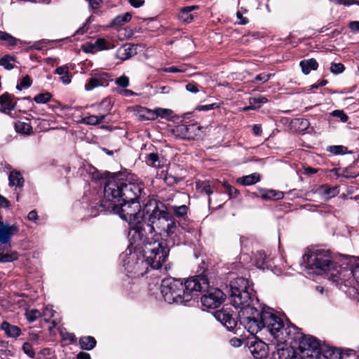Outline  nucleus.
I'll return each instance as SVG.
<instances>
[{
	"instance_id": "f257e3e1",
	"label": "nucleus",
	"mask_w": 359,
	"mask_h": 359,
	"mask_svg": "<svg viewBox=\"0 0 359 359\" xmlns=\"http://www.w3.org/2000/svg\"><path fill=\"white\" fill-rule=\"evenodd\" d=\"M144 218L148 215L146 224L142 222L141 226L136 228L132 236L133 243L141 246L142 259H139L135 253L130 254L124 266L128 273L143 275L147 272L143 268L149 266L154 269H161L167 261L169 249L161 242V232L157 233L156 229H161L163 223L170 220L171 215L168 212L165 205L154 199L147 201L143 208Z\"/></svg>"
},
{
	"instance_id": "f03ea898",
	"label": "nucleus",
	"mask_w": 359,
	"mask_h": 359,
	"mask_svg": "<svg viewBox=\"0 0 359 359\" xmlns=\"http://www.w3.org/2000/svg\"><path fill=\"white\" fill-rule=\"evenodd\" d=\"M142 190V183L133 180V176L114 175L105 183L100 203L93 208L99 212L111 210L128 222L130 225L129 237L132 244L133 234L144 221L143 210L138 201Z\"/></svg>"
},
{
	"instance_id": "7ed1b4c3",
	"label": "nucleus",
	"mask_w": 359,
	"mask_h": 359,
	"mask_svg": "<svg viewBox=\"0 0 359 359\" xmlns=\"http://www.w3.org/2000/svg\"><path fill=\"white\" fill-rule=\"evenodd\" d=\"M208 287L205 276H196L187 279L184 283L173 278H164L161 285V292L164 300L169 303L188 302L198 292Z\"/></svg>"
},
{
	"instance_id": "20e7f679",
	"label": "nucleus",
	"mask_w": 359,
	"mask_h": 359,
	"mask_svg": "<svg viewBox=\"0 0 359 359\" xmlns=\"http://www.w3.org/2000/svg\"><path fill=\"white\" fill-rule=\"evenodd\" d=\"M302 258L307 269L325 273L328 279L336 284L346 280L348 270L341 268L334 262L329 250L323 248L309 250Z\"/></svg>"
},
{
	"instance_id": "39448f33",
	"label": "nucleus",
	"mask_w": 359,
	"mask_h": 359,
	"mask_svg": "<svg viewBox=\"0 0 359 359\" xmlns=\"http://www.w3.org/2000/svg\"><path fill=\"white\" fill-rule=\"evenodd\" d=\"M239 321L241 325L252 335L266 328L269 333L277 334L280 327L278 316L271 308L264 306L261 311L255 307H247L239 311Z\"/></svg>"
},
{
	"instance_id": "423d86ee",
	"label": "nucleus",
	"mask_w": 359,
	"mask_h": 359,
	"mask_svg": "<svg viewBox=\"0 0 359 359\" xmlns=\"http://www.w3.org/2000/svg\"><path fill=\"white\" fill-rule=\"evenodd\" d=\"M231 304L242 311L247 307H252L253 289L249 281L244 278H237L230 284Z\"/></svg>"
},
{
	"instance_id": "0eeeda50",
	"label": "nucleus",
	"mask_w": 359,
	"mask_h": 359,
	"mask_svg": "<svg viewBox=\"0 0 359 359\" xmlns=\"http://www.w3.org/2000/svg\"><path fill=\"white\" fill-rule=\"evenodd\" d=\"M278 323L280 324V327L277 330L278 333L271 334L276 339L278 345L285 344L290 339L294 342H299L304 335L300 329L294 325H287L285 328L283 321L280 317Z\"/></svg>"
},
{
	"instance_id": "6e6552de",
	"label": "nucleus",
	"mask_w": 359,
	"mask_h": 359,
	"mask_svg": "<svg viewBox=\"0 0 359 359\" xmlns=\"http://www.w3.org/2000/svg\"><path fill=\"white\" fill-rule=\"evenodd\" d=\"M199 292L203 293L201 301L202 305L207 309H215L219 307L225 298V294L221 290L210 287L209 285L207 288L198 291V294Z\"/></svg>"
},
{
	"instance_id": "1a4fd4ad",
	"label": "nucleus",
	"mask_w": 359,
	"mask_h": 359,
	"mask_svg": "<svg viewBox=\"0 0 359 359\" xmlns=\"http://www.w3.org/2000/svg\"><path fill=\"white\" fill-rule=\"evenodd\" d=\"M200 127L196 124H181L173 129L174 135L180 138L194 140L198 135Z\"/></svg>"
},
{
	"instance_id": "9d476101",
	"label": "nucleus",
	"mask_w": 359,
	"mask_h": 359,
	"mask_svg": "<svg viewBox=\"0 0 359 359\" xmlns=\"http://www.w3.org/2000/svg\"><path fill=\"white\" fill-rule=\"evenodd\" d=\"M110 81L111 79L107 73H95L85 85V89L86 90H91L97 87H107L109 86Z\"/></svg>"
},
{
	"instance_id": "9b49d317",
	"label": "nucleus",
	"mask_w": 359,
	"mask_h": 359,
	"mask_svg": "<svg viewBox=\"0 0 359 359\" xmlns=\"http://www.w3.org/2000/svg\"><path fill=\"white\" fill-rule=\"evenodd\" d=\"M249 350L255 358L262 359L267 355L268 346L264 341L254 338L249 344Z\"/></svg>"
},
{
	"instance_id": "f8f14e48",
	"label": "nucleus",
	"mask_w": 359,
	"mask_h": 359,
	"mask_svg": "<svg viewBox=\"0 0 359 359\" xmlns=\"http://www.w3.org/2000/svg\"><path fill=\"white\" fill-rule=\"evenodd\" d=\"M19 231L16 224L10 225L8 223H4L0 226V244H8L13 235Z\"/></svg>"
},
{
	"instance_id": "ddd939ff",
	"label": "nucleus",
	"mask_w": 359,
	"mask_h": 359,
	"mask_svg": "<svg viewBox=\"0 0 359 359\" xmlns=\"http://www.w3.org/2000/svg\"><path fill=\"white\" fill-rule=\"evenodd\" d=\"M300 354L304 353L309 349H313L314 348H319L320 344L319 341L311 335L304 334L302 338L298 342Z\"/></svg>"
},
{
	"instance_id": "4468645a",
	"label": "nucleus",
	"mask_w": 359,
	"mask_h": 359,
	"mask_svg": "<svg viewBox=\"0 0 359 359\" xmlns=\"http://www.w3.org/2000/svg\"><path fill=\"white\" fill-rule=\"evenodd\" d=\"M199 9V6L196 5L184 6L180 8L178 19L183 22L190 23L196 17V15L193 13V11Z\"/></svg>"
},
{
	"instance_id": "2eb2a0df",
	"label": "nucleus",
	"mask_w": 359,
	"mask_h": 359,
	"mask_svg": "<svg viewBox=\"0 0 359 359\" xmlns=\"http://www.w3.org/2000/svg\"><path fill=\"white\" fill-rule=\"evenodd\" d=\"M341 353L340 349L327 345H320V359H341Z\"/></svg>"
},
{
	"instance_id": "dca6fc26",
	"label": "nucleus",
	"mask_w": 359,
	"mask_h": 359,
	"mask_svg": "<svg viewBox=\"0 0 359 359\" xmlns=\"http://www.w3.org/2000/svg\"><path fill=\"white\" fill-rule=\"evenodd\" d=\"M1 329L4 332L7 337L17 338L21 335V329L7 321H3L0 326Z\"/></svg>"
},
{
	"instance_id": "f3484780",
	"label": "nucleus",
	"mask_w": 359,
	"mask_h": 359,
	"mask_svg": "<svg viewBox=\"0 0 359 359\" xmlns=\"http://www.w3.org/2000/svg\"><path fill=\"white\" fill-rule=\"evenodd\" d=\"M279 359H301L291 346H283L277 350Z\"/></svg>"
},
{
	"instance_id": "a211bd4d",
	"label": "nucleus",
	"mask_w": 359,
	"mask_h": 359,
	"mask_svg": "<svg viewBox=\"0 0 359 359\" xmlns=\"http://www.w3.org/2000/svg\"><path fill=\"white\" fill-rule=\"evenodd\" d=\"M137 53L135 46H120L116 53L117 58L125 60Z\"/></svg>"
},
{
	"instance_id": "6ab92c4d",
	"label": "nucleus",
	"mask_w": 359,
	"mask_h": 359,
	"mask_svg": "<svg viewBox=\"0 0 359 359\" xmlns=\"http://www.w3.org/2000/svg\"><path fill=\"white\" fill-rule=\"evenodd\" d=\"M0 111L5 114H9L15 107L11 95L8 93H4L0 97Z\"/></svg>"
},
{
	"instance_id": "aec40b11",
	"label": "nucleus",
	"mask_w": 359,
	"mask_h": 359,
	"mask_svg": "<svg viewBox=\"0 0 359 359\" xmlns=\"http://www.w3.org/2000/svg\"><path fill=\"white\" fill-rule=\"evenodd\" d=\"M318 191L321 195H323L325 199L328 200L338 195L339 189L337 186L331 187L327 184H323L318 188Z\"/></svg>"
},
{
	"instance_id": "412c9836",
	"label": "nucleus",
	"mask_w": 359,
	"mask_h": 359,
	"mask_svg": "<svg viewBox=\"0 0 359 359\" xmlns=\"http://www.w3.org/2000/svg\"><path fill=\"white\" fill-rule=\"evenodd\" d=\"M252 262L258 269H264L268 262L266 255L264 251H257L252 258Z\"/></svg>"
},
{
	"instance_id": "4be33fe9",
	"label": "nucleus",
	"mask_w": 359,
	"mask_h": 359,
	"mask_svg": "<svg viewBox=\"0 0 359 359\" xmlns=\"http://www.w3.org/2000/svg\"><path fill=\"white\" fill-rule=\"evenodd\" d=\"M132 18V15L130 13H126L123 15L116 16L110 22L111 27H115L116 31L118 29L122 28L121 25L124 23L128 22Z\"/></svg>"
},
{
	"instance_id": "5701e85b",
	"label": "nucleus",
	"mask_w": 359,
	"mask_h": 359,
	"mask_svg": "<svg viewBox=\"0 0 359 359\" xmlns=\"http://www.w3.org/2000/svg\"><path fill=\"white\" fill-rule=\"evenodd\" d=\"M299 65L304 74H309L311 70H316L318 67V62L313 58L301 61Z\"/></svg>"
},
{
	"instance_id": "b1692460",
	"label": "nucleus",
	"mask_w": 359,
	"mask_h": 359,
	"mask_svg": "<svg viewBox=\"0 0 359 359\" xmlns=\"http://www.w3.org/2000/svg\"><path fill=\"white\" fill-rule=\"evenodd\" d=\"M260 176L255 172L249 175L243 176L237 180V182L243 186H250L259 182Z\"/></svg>"
},
{
	"instance_id": "393cba45",
	"label": "nucleus",
	"mask_w": 359,
	"mask_h": 359,
	"mask_svg": "<svg viewBox=\"0 0 359 359\" xmlns=\"http://www.w3.org/2000/svg\"><path fill=\"white\" fill-rule=\"evenodd\" d=\"M106 115H100V116H95V115H90L88 116H86L81 118L80 121V123L86 124V125H90V126H96L100 123H104Z\"/></svg>"
},
{
	"instance_id": "a878e982",
	"label": "nucleus",
	"mask_w": 359,
	"mask_h": 359,
	"mask_svg": "<svg viewBox=\"0 0 359 359\" xmlns=\"http://www.w3.org/2000/svg\"><path fill=\"white\" fill-rule=\"evenodd\" d=\"M9 185L21 187L23 186L24 179L19 172L12 171L9 175Z\"/></svg>"
},
{
	"instance_id": "bb28decb",
	"label": "nucleus",
	"mask_w": 359,
	"mask_h": 359,
	"mask_svg": "<svg viewBox=\"0 0 359 359\" xmlns=\"http://www.w3.org/2000/svg\"><path fill=\"white\" fill-rule=\"evenodd\" d=\"M283 197V192L273 189L265 190L262 194V198L264 200H279Z\"/></svg>"
},
{
	"instance_id": "cd10ccee",
	"label": "nucleus",
	"mask_w": 359,
	"mask_h": 359,
	"mask_svg": "<svg viewBox=\"0 0 359 359\" xmlns=\"http://www.w3.org/2000/svg\"><path fill=\"white\" fill-rule=\"evenodd\" d=\"M81 348L83 350L90 351L96 345V340L93 337H83L79 340Z\"/></svg>"
},
{
	"instance_id": "c85d7f7f",
	"label": "nucleus",
	"mask_w": 359,
	"mask_h": 359,
	"mask_svg": "<svg viewBox=\"0 0 359 359\" xmlns=\"http://www.w3.org/2000/svg\"><path fill=\"white\" fill-rule=\"evenodd\" d=\"M146 163L148 165L155 168H159L162 166V162L158 155L156 153H150L147 154Z\"/></svg>"
},
{
	"instance_id": "c756f323",
	"label": "nucleus",
	"mask_w": 359,
	"mask_h": 359,
	"mask_svg": "<svg viewBox=\"0 0 359 359\" xmlns=\"http://www.w3.org/2000/svg\"><path fill=\"white\" fill-rule=\"evenodd\" d=\"M0 41L5 43V45H17L18 43L22 44V41L9 34L0 30Z\"/></svg>"
},
{
	"instance_id": "7c9ffc66",
	"label": "nucleus",
	"mask_w": 359,
	"mask_h": 359,
	"mask_svg": "<svg viewBox=\"0 0 359 359\" xmlns=\"http://www.w3.org/2000/svg\"><path fill=\"white\" fill-rule=\"evenodd\" d=\"M55 73L60 75V79L65 84H68L71 82L70 76L69 74V68L67 66L58 67L55 69Z\"/></svg>"
},
{
	"instance_id": "2f4dec72",
	"label": "nucleus",
	"mask_w": 359,
	"mask_h": 359,
	"mask_svg": "<svg viewBox=\"0 0 359 359\" xmlns=\"http://www.w3.org/2000/svg\"><path fill=\"white\" fill-rule=\"evenodd\" d=\"M351 273L359 285V257H352L350 260Z\"/></svg>"
},
{
	"instance_id": "473e14b6",
	"label": "nucleus",
	"mask_w": 359,
	"mask_h": 359,
	"mask_svg": "<svg viewBox=\"0 0 359 359\" xmlns=\"http://www.w3.org/2000/svg\"><path fill=\"white\" fill-rule=\"evenodd\" d=\"M170 222H167L165 224V223H163V227L161 229H158L161 231H164L167 236L168 237H172L174 234L176 233L177 230V225L175 222L170 220Z\"/></svg>"
},
{
	"instance_id": "72a5a7b5",
	"label": "nucleus",
	"mask_w": 359,
	"mask_h": 359,
	"mask_svg": "<svg viewBox=\"0 0 359 359\" xmlns=\"http://www.w3.org/2000/svg\"><path fill=\"white\" fill-rule=\"evenodd\" d=\"M301 359H320V346L319 348H314L309 349V351L301 353L299 356Z\"/></svg>"
},
{
	"instance_id": "f704fd0d",
	"label": "nucleus",
	"mask_w": 359,
	"mask_h": 359,
	"mask_svg": "<svg viewBox=\"0 0 359 359\" xmlns=\"http://www.w3.org/2000/svg\"><path fill=\"white\" fill-rule=\"evenodd\" d=\"M15 128L18 133L25 135H29L32 132V127L30 124L22 121L16 122Z\"/></svg>"
},
{
	"instance_id": "c9c22d12",
	"label": "nucleus",
	"mask_w": 359,
	"mask_h": 359,
	"mask_svg": "<svg viewBox=\"0 0 359 359\" xmlns=\"http://www.w3.org/2000/svg\"><path fill=\"white\" fill-rule=\"evenodd\" d=\"M15 58L13 56L6 55L0 59V65L6 69L11 70L15 67Z\"/></svg>"
},
{
	"instance_id": "e433bc0d",
	"label": "nucleus",
	"mask_w": 359,
	"mask_h": 359,
	"mask_svg": "<svg viewBox=\"0 0 359 359\" xmlns=\"http://www.w3.org/2000/svg\"><path fill=\"white\" fill-rule=\"evenodd\" d=\"M25 315L29 323H33L40 318L42 313L38 309H27Z\"/></svg>"
},
{
	"instance_id": "4c0bfd02",
	"label": "nucleus",
	"mask_w": 359,
	"mask_h": 359,
	"mask_svg": "<svg viewBox=\"0 0 359 359\" xmlns=\"http://www.w3.org/2000/svg\"><path fill=\"white\" fill-rule=\"evenodd\" d=\"M231 316V314L229 313V311L224 309L217 311L215 314V318L218 321H219L223 325L225 323H226L227 320Z\"/></svg>"
},
{
	"instance_id": "58836bf2",
	"label": "nucleus",
	"mask_w": 359,
	"mask_h": 359,
	"mask_svg": "<svg viewBox=\"0 0 359 359\" xmlns=\"http://www.w3.org/2000/svg\"><path fill=\"white\" fill-rule=\"evenodd\" d=\"M173 214L177 217H184L187 214L188 207L185 205H173L171 207Z\"/></svg>"
},
{
	"instance_id": "ea45409f",
	"label": "nucleus",
	"mask_w": 359,
	"mask_h": 359,
	"mask_svg": "<svg viewBox=\"0 0 359 359\" xmlns=\"http://www.w3.org/2000/svg\"><path fill=\"white\" fill-rule=\"evenodd\" d=\"M197 189L201 192L210 196L213 193V188L208 181L198 182L196 184Z\"/></svg>"
},
{
	"instance_id": "a19ab883",
	"label": "nucleus",
	"mask_w": 359,
	"mask_h": 359,
	"mask_svg": "<svg viewBox=\"0 0 359 359\" xmlns=\"http://www.w3.org/2000/svg\"><path fill=\"white\" fill-rule=\"evenodd\" d=\"M133 30L128 28H120L118 29L117 31V37L120 41L129 39L133 36Z\"/></svg>"
},
{
	"instance_id": "79ce46f5",
	"label": "nucleus",
	"mask_w": 359,
	"mask_h": 359,
	"mask_svg": "<svg viewBox=\"0 0 359 359\" xmlns=\"http://www.w3.org/2000/svg\"><path fill=\"white\" fill-rule=\"evenodd\" d=\"M50 99L51 95L49 93H40L34 97V102L39 104L47 103Z\"/></svg>"
},
{
	"instance_id": "37998d69",
	"label": "nucleus",
	"mask_w": 359,
	"mask_h": 359,
	"mask_svg": "<svg viewBox=\"0 0 359 359\" xmlns=\"http://www.w3.org/2000/svg\"><path fill=\"white\" fill-rule=\"evenodd\" d=\"M347 148L341 146V145H334L330 146L327 148V151L330 153L335 154V155H339V154H344L346 153Z\"/></svg>"
},
{
	"instance_id": "c03bdc74",
	"label": "nucleus",
	"mask_w": 359,
	"mask_h": 359,
	"mask_svg": "<svg viewBox=\"0 0 359 359\" xmlns=\"http://www.w3.org/2000/svg\"><path fill=\"white\" fill-rule=\"evenodd\" d=\"M17 258H18V257H17L16 252H12L11 254L0 253V262L1 263L11 262H13V261L17 259Z\"/></svg>"
},
{
	"instance_id": "a18cd8bd",
	"label": "nucleus",
	"mask_w": 359,
	"mask_h": 359,
	"mask_svg": "<svg viewBox=\"0 0 359 359\" xmlns=\"http://www.w3.org/2000/svg\"><path fill=\"white\" fill-rule=\"evenodd\" d=\"M267 101H268L267 98L264 96H262V95L250 97L249 99L250 104L259 106V107L261 106V104L267 102Z\"/></svg>"
},
{
	"instance_id": "49530a36",
	"label": "nucleus",
	"mask_w": 359,
	"mask_h": 359,
	"mask_svg": "<svg viewBox=\"0 0 359 359\" xmlns=\"http://www.w3.org/2000/svg\"><path fill=\"white\" fill-rule=\"evenodd\" d=\"M24 353L27 355L29 358H34L35 356V352L32 348V346L29 342H25L23 344L22 347Z\"/></svg>"
},
{
	"instance_id": "de8ad7c7",
	"label": "nucleus",
	"mask_w": 359,
	"mask_h": 359,
	"mask_svg": "<svg viewBox=\"0 0 359 359\" xmlns=\"http://www.w3.org/2000/svg\"><path fill=\"white\" fill-rule=\"evenodd\" d=\"M32 84V80L29 76H25L22 78L20 83L17 85L18 90H21L22 88H27Z\"/></svg>"
},
{
	"instance_id": "09e8293b",
	"label": "nucleus",
	"mask_w": 359,
	"mask_h": 359,
	"mask_svg": "<svg viewBox=\"0 0 359 359\" xmlns=\"http://www.w3.org/2000/svg\"><path fill=\"white\" fill-rule=\"evenodd\" d=\"M109 46H82L81 48L86 53H94L98 50L108 49Z\"/></svg>"
},
{
	"instance_id": "8fccbe9b",
	"label": "nucleus",
	"mask_w": 359,
	"mask_h": 359,
	"mask_svg": "<svg viewBox=\"0 0 359 359\" xmlns=\"http://www.w3.org/2000/svg\"><path fill=\"white\" fill-rule=\"evenodd\" d=\"M295 124L299 125V130L301 131L306 130L310 126V123L306 118H298L295 121Z\"/></svg>"
},
{
	"instance_id": "3c124183",
	"label": "nucleus",
	"mask_w": 359,
	"mask_h": 359,
	"mask_svg": "<svg viewBox=\"0 0 359 359\" xmlns=\"http://www.w3.org/2000/svg\"><path fill=\"white\" fill-rule=\"evenodd\" d=\"M344 66L341 63H332L330 67V72L333 74H337L342 73L344 71Z\"/></svg>"
},
{
	"instance_id": "603ef678",
	"label": "nucleus",
	"mask_w": 359,
	"mask_h": 359,
	"mask_svg": "<svg viewBox=\"0 0 359 359\" xmlns=\"http://www.w3.org/2000/svg\"><path fill=\"white\" fill-rule=\"evenodd\" d=\"M115 83L120 87L126 88L129 86V79L123 75L116 79Z\"/></svg>"
},
{
	"instance_id": "864d4df0",
	"label": "nucleus",
	"mask_w": 359,
	"mask_h": 359,
	"mask_svg": "<svg viewBox=\"0 0 359 359\" xmlns=\"http://www.w3.org/2000/svg\"><path fill=\"white\" fill-rule=\"evenodd\" d=\"M332 115L339 118L343 123H346L348 119V116L342 110H334L332 112Z\"/></svg>"
},
{
	"instance_id": "5fc2aeb1",
	"label": "nucleus",
	"mask_w": 359,
	"mask_h": 359,
	"mask_svg": "<svg viewBox=\"0 0 359 359\" xmlns=\"http://www.w3.org/2000/svg\"><path fill=\"white\" fill-rule=\"evenodd\" d=\"M89 23H90V18L86 20V21L83 24V25L79 27L74 33V36L77 35H83L86 33L89 29Z\"/></svg>"
},
{
	"instance_id": "6e6d98bb",
	"label": "nucleus",
	"mask_w": 359,
	"mask_h": 359,
	"mask_svg": "<svg viewBox=\"0 0 359 359\" xmlns=\"http://www.w3.org/2000/svg\"><path fill=\"white\" fill-rule=\"evenodd\" d=\"M89 23H90V18L86 20V21L83 24V25L79 27L74 33V36L77 35H83L86 33L89 29Z\"/></svg>"
},
{
	"instance_id": "4d7b16f0",
	"label": "nucleus",
	"mask_w": 359,
	"mask_h": 359,
	"mask_svg": "<svg viewBox=\"0 0 359 359\" xmlns=\"http://www.w3.org/2000/svg\"><path fill=\"white\" fill-rule=\"evenodd\" d=\"M55 313V311L53 308L48 306L44 309L42 315L45 317L46 320H48L51 318L54 317Z\"/></svg>"
},
{
	"instance_id": "13d9d810",
	"label": "nucleus",
	"mask_w": 359,
	"mask_h": 359,
	"mask_svg": "<svg viewBox=\"0 0 359 359\" xmlns=\"http://www.w3.org/2000/svg\"><path fill=\"white\" fill-rule=\"evenodd\" d=\"M158 72H168V73H178V72H184V69L182 68H179V67L173 66V67H170L158 69Z\"/></svg>"
},
{
	"instance_id": "bf43d9fd",
	"label": "nucleus",
	"mask_w": 359,
	"mask_h": 359,
	"mask_svg": "<svg viewBox=\"0 0 359 359\" xmlns=\"http://www.w3.org/2000/svg\"><path fill=\"white\" fill-rule=\"evenodd\" d=\"M236 23L241 25H247L249 22L248 19L244 17L240 11H238L236 13Z\"/></svg>"
},
{
	"instance_id": "052dcab7",
	"label": "nucleus",
	"mask_w": 359,
	"mask_h": 359,
	"mask_svg": "<svg viewBox=\"0 0 359 359\" xmlns=\"http://www.w3.org/2000/svg\"><path fill=\"white\" fill-rule=\"evenodd\" d=\"M145 111L146 114L142 115V116L144 117V118L148 120H154L157 118L156 109H145Z\"/></svg>"
},
{
	"instance_id": "680f3d73",
	"label": "nucleus",
	"mask_w": 359,
	"mask_h": 359,
	"mask_svg": "<svg viewBox=\"0 0 359 359\" xmlns=\"http://www.w3.org/2000/svg\"><path fill=\"white\" fill-rule=\"evenodd\" d=\"M229 330H233V329L237 325V321L232 316V315L227 320L226 323L224 325Z\"/></svg>"
},
{
	"instance_id": "e2e57ef3",
	"label": "nucleus",
	"mask_w": 359,
	"mask_h": 359,
	"mask_svg": "<svg viewBox=\"0 0 359 359\" xmlns=\"http://www.w3.org/2000/svg\"><path fill=\"white\" fill-rule=\"evenodd\" d=\"M229 330H233V329L237 325V321L232 316V315L227 320L226 323L224 325Z\"/></svg>"
},
{
	"instance_id": "0e129e2a",
	"label": "nucleus",
	"mask_w": 359,
	"mask_h": 359,
	"mask_svg": "<svg viewBox=\"0 0 359 359\" xmlns=\"http://www.w3.org/2000/svg\"><path fill=\"white\" fill-rule=\"evenodd\" d=\"M224 187L226 192L231 198H236L238 196V191L235 187L229 184H224Z\"/></svg>"
},
{
	"instance_id": "69168bd1",
	"label": "nucleus",
	"mask_w": 359,
	"mask_h": 359,
	"mask_svg": "<svg viewBox=\"0 0 359 359\" xmlns=\"http://www.w3.org/2000/svg\"><path fill=\"white\" fill-rule=\"evenodd\" d=\"M271 76V74H269L262 73V74L257 75L255 76V79L257 81H261L262 83H265L269 80Z\"/></svg>"
},
{
	"instance_id": "338daca9",
	"label": "nucleus",
	"mask_w": 359,
	"mask_h": 359,
	"mask_svg": "<svg viewBox=\"0 0 359 359\" xmlns=\"http://www.w3.org/2000/svg\"><path fill=\"white\" fill-rule=\"evenodd\" d=\"M348 28L353 33L359 32V21H351L348 23Z\"/></svg>"
},
{
	"instance_id": "774afa93",
	"label": "nucleus",
	"mask_w": 359,
	"mask_h": 359,
	"mask_svg": "<svg viewBox=\"0 0 359 359\" xmlns=\"http://www.w3.org/2000/svg\"><path fill=\"white\" fill-rule=\"evenodd\" d=\"M230 344L234 347H239L243 344V340L236 337H233L229 341Z\"/></svg>"
}]
</instances>
